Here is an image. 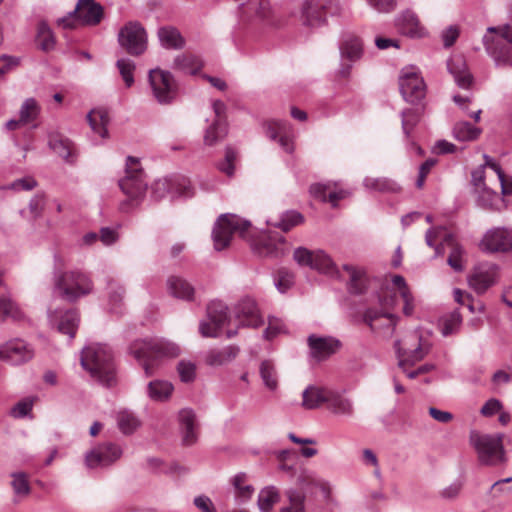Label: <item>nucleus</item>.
Listing matches in <instances>:
<instances>
[{"mask_svg": "<svg viewBox=\"0 0 512 512\" xmlns=\"http://www.w3.org/2000/svg\"><path fill=\"white\" fill-rule=\"evenodd\" d=\"M234 314L241 326L257 328L264 323L256 301L250 297L241 299L235 305Z\"/></svg>", "mask_w": 512, "mask_h": 512, "instance_id": "obj_21", "label": "nucleus"}, {"mask_svg": "<svg viewBox=\"0 0 512 512\" xmlns=\"http://www.w3.org/2000/svg\"><path fill=\"white\" fill-rule=\"evenodd\" d=\"M48 146L67 164H75L78 151L75 144L70 139L59 133H50L48 136Z\"/></svg>", "mask_w": 512, "mask_h": 512, "instance_id": "obj_24", "label": "nucleus"}, {"mask_svg": "<svg viewBox=\"0 0 512 512\" xmlns=\"http://www.w3.org/2000/svg\"><path fill=\"white\" fill-rule=\"evenodd\" d=\"M330 393L331 389L328 388L308 386L302 393V406L311 410L318 408L324 403L327 405Z\"/></svg>", "mask_w": 512, "mask_h": 512, "instance_id": "obj_31", "label": "nucleus"}, {"mask_svg": "<svg viewBox=\"0 0 512 512\" xmlns=\"http://www.w3.org/2000/svg\"><path fill=\"white\" fill-rule=\"evenodd\" d=\"M401 118L403 132L409 138L412 130L420 121V112L415 108L405 109L401 112Z\"/></svg>", "mask_w": 512, "mask_h": 512, "instance_id": "obj_55", "label": "nucleus"}, {"mask_svg": "<svg viewBox=\"0 0 512 512\" xmlns=\"http://www.w3.org/2000/svg\"><path fill=\"white\" fill-rule=\"evenodd\" d=\"M179 426L182 434V442L191 446L197 441L196 414L190 408H184L178 414Z\"/></svg>", "mask_w": 512, "mask_h": 512, "instance_id": "obj_29", "label": "nucleus"}, {"mask_svg": "<svg viewBox=\"0 0 512 512\" xmlns=\"http://www.w3.org/2000/svg\"><path fill=\"white\" fill-rule=\"evenodd\" d=\"M449 72L453 75L456 84L463 89H468L472 82L473 76L468 71L465 61L462 58L449 60L447 63Z\"/></svg>", "mask_w": 512, "mask_h": 512, "instance_id": "obj_34", "label": "nucleus"}, {"mask_svg": "<svg viewBox=\"0 0 512 512\" xmlns=\"http://www.w3.org/2000/svg\"><path fill=\"white\" fill-rule=\"evenodd\" d=\"M399 89L406 102L417 104L426 95V85L423 78L414 67H406L399 77Z\"/></svg>", "mask_w": 512, "mask_h": 512, "instance_id": "obj_12", "label": "nucleus"}, {"mask_svg": "<svg viewBox=\"0 0 512 512\" xmlns=\"http://www.w3.org/2000/svg\"><path fill=\"white\" fill-rule=\"evenodd\" d=\"M134 357L142 361V367L146 376L153 374L156 360L162 357L174 358L179 356L180 347L165 339L136 340L130 347Z\"/></svg>", "mask_w": 512, "mask_h": 512, "instance_id": "obj_3", "label": "nucleus"}, {"mask_svg": "<svg viewBox=\"0 0 512 512\" xmlns=\"http://www.w3.org/2000/svg\"><path fill=\"white\" fill-rule=\"evenodd\" d=\"M462 323V316L458 310L452 311L443 318L442 334L444 336L451 335L458 331Z\"/></svg>", "mask_w": 512, "mask_h": 512, "instance_id": "obj_56", "label": "nucleus"}, {"mask_svg": "<svg viewBox=\"0 0 512 512\" xmlns=\"http://www.w3.org/2000/svg\"><path fill=\"white\" fill-rule=\"evenodd\" d=\"M116 66L126 87L130 88L134 84L135 63L131 59L121 58L117 60Z\"/></svg>", "mask_w": 512, "mask_h": 512, "instance_id": "obj_53", "label": "nucleus"}, {"mask_svg": "<svg viewBox=\"0 0 512 512\" xmlns=\"http://www.w3.org/2000/svg\"><path fill=\"white\" fill-rule=\"evenodd\" d=\"M173 390V385L165 380H153L147 385L148 397L151 400L158 402H163L169 399Z\"/></svg>", "mask_w": 512, "mask_h": 512, "instance_id": "obj_41", "label": "nucleus"}, {"mask_svg": "<svg viewBox=\"0 0 512 512\" xmlns=\"http://www.w3.org/2000/svg\"><path fill=\"white\" fill-rule=\"evenodd\" d=\"M37 186V181L31 177H23L20 179H16L11 184H9L8 188L14 191H30Z\"/></svg>", "mask_w": 512, "mask_h": 512, "instance_id": "obj_64", "label": "nucleus"}, {"mask_svg": "<svg viewBox=\"0 0 512 512\" xmlns=\"http://www.w3.org/2000/svg\"><path fill=\"white\" fill-rule=\"evenodd\" d=\"M250 226V221L242 219L235 214H222L217 219L212 231L215 250L221 251L227 248L231 242L232 235L235 233L245 237Z\"/></svg>", "mask_w": 512, "mask_h": 512, "instance_id": "obj_6", "label": "nucleus"}, {"mask_svg": "<svg viewBox=\"0 0 512 512\" xmlns=\"http://www.w3.org/2000/svg\"><path fill=\"white\" fill-rule=\"evenodd\" d=\"M253 250L260 257H281L285 254V238L283 236L263 237L254 243Z\"/></svg>", "mask_w": 512, "mask_h": 512, "instance_id": "obj_28", "label": "nucleus"}, {"mask_svg": "<svg viewBox=\"0 0 512 512\" xmlns=\"http://www.w3.org/2000/svg\"><path fill=\"white\" fill-rule=\"evenodd\" d=\"M73 13L85 25H97L103 18V7L94 0H78Z\"/></svg>", "mask_w": 512, "mask_h": 512, "instance_id": "obj_26", "label": "nucleus"}, {"mask_svg": "<svg viewBox=\"0 0 512 512\" xmlns=\"http://www.w3.org/2000/svg\"><path fill=\"white\" fill-rule=\"evenodd\" d=\"M483 44L487 54L499 68L512 67V23L487 29Z\"/></svg>", "mask_w": 512, "mask_h": 512, "instance_id": "obj_4", "label": "nucleus"}, {"mask_svg": "<svg viewBox=\"0 0 512 512\" xmlns=\"http://www.w3.org/2000/svg\"><path fill=\"white\" fill-rule=\"evenodd\" d=\"M180 380L185 383L192 382L196 376V366L190 361L181 360L177 365Z\"/></svg>", "mask_w": 512, "mask_h": 512, "instance_id": "obj_60", "label": "nucleus"}, {"mask_svg": "<svg viewBox=\"0 0 512 512\" xmlns=\"http://www.w3.org/2000/svg\"><path fill=\"white\" fill-rule=\"evenodd\" d=\"M119 45L131 56H140L147 50V33L141 23L130 21L118 33Z\"/></svg>", "mask_w": 512, "mask_h": 512, "instance_id": "obj_11", "label": "nucleus"}, {"mask_svg": "<svg viewBox=\"0 0 512 512\" xmlns=\"http://www.w3.org/2000/svg\"><path fill=\"white\" fill-rule=\"evenodd\" d=\"M364 185L369 189L380 192H397L400 189L396 182L388 178L366 177L364 179Z\"/></svg>", "mask_w": 512, "mask_h": 512, "instance_id": "obj_50", "label": "nucleus"}, {"mask_svg": "<svg viewBox=\"0 0 512 512\" xmlns=\"http://www.w3.org/2000/svg\"><path fill=\"white\" fill-rule=\"evenodd\" d=\"M290 125L286 121L271 120L266 123V135L276 141L283 133L289 132Z\"/></svg>", "mask_w": 512, "mask_h": 512, "instance_id": "obj_57", "label": "nucleus"}, {"mask_svg": "<svg viewBox=\"0 0 512 512\" xmlns=\"http://www.w3.org/2000/svg\"><path fill=\"white\" fill-rule=\"evenodd\" d=\"M212 106L216 119L208 127L204 135V143L208 146L216 144L227 135V124L225 122L226 105L221 100H216Z\"/></svg>", "mask_w": 512, "mask_h": 512, "instance_id": "obj_22", "label": "nucleus"}, {"mask_svg": "<svg viewBox=\"0 0 512 512\" xmlns=\"http://www.w3.org/2000/svg\"><path fill=\"white\" fill-rule=\"evenodd\" d=\"M228 320V307L221 301H211L207 306V321L200 323L199 331L203 337H218Z\"/></svg>", "mask_w": 512, "mask_h": 512, "instance_id": "obj_14", "label": "nucleus"}, {"mask_svg": "<svg viewBox=\"0 0 512 512\" xmlns=\"http://www.w3.org/2000/svg\"><path fill=\"white\" fill-rule=\"evenodd\" d=\"M279 493L274 487H267L258 495V507L261 512H271L273 506L279 501Z\"/></svg>", "mask_w": 512, "mask_h": 512, "instance_id": "obj_46", "label": "nucleus"}, {"mask_svg": "<svg viewBox=\"0 0 512 512\" xmlns=\"http://www.w3.org/2000/svg\"><path fill=\"white\" fill-rule=\"evenodd\" d=\"M109 114L105 108L92 109L87 114V121L92 131L98 134L101 138L105 139L108 137V123Z\"/></svg>", "mask_w": 512, "mask_h": 512, "instance_id": "obj_35", "label": "nucleus"}, {"mask_svg": "<svg viewBox=\"0 0 512 512\" xmlns=\"http://www.w3.org/2000/svg\"><path fill=\"white\" fill-rule=\"evenodd\" d=\"M333 0H304L301 6V21L307 27H319L326 22V13Z\"/></svg>", "mask_w": 512, "mask_h": 512, "instance_id": "obj_18", "label": "nucleus"}, {"mask_svg": "<svg viewBox=\"0 0 512 512\" xmlns=\"http://www.w3.org/2000/svg\"><path fill=\"white\" fill-rule=\"evenodd\" d=\"M259 373L267 389L275 391L278 388V374L272 361H262L259 367Z\"/></svg>", "mask_w": 512, "mask_h": 512, "instance_id": "obj_44", "label": "nucleus"}, {"mask_svg": "<svg viewBox=\"0 0 512 512\" xmlns=\"http://www.w3.org/2000/svg\"><path fill=\"white\" fill-rule=\"evenodd\" d=\"M342 268L349 274V292L355 295L363 294L367 289L368 282L365 271L349 264H344Z\"/></svg>", "mask_w": 512, "mask_h": 512, "instance_id": "obj_33", "label": "nucleus"}, {"mask_svg": "<svg viewBox=\"0 0 512 512\" xmlns=\"http://www.w3.org/2000/svg\"><path fill=\"white\" fill-rule=\"evenodd\" d=\"M81 366L100 383L111 386L115 379L113 352L107 345L92 344L83 348Z\"/></svg>", "mask_w": 512, "mask_h": 512, "instance_id": "obj_2", "label": "nucleus"}, {"mask_svg": "<svg viewBox=\"0 0 512 512\" xmlns=\"http://www.w3.org/2000/svg\"><path fill=\"white\" fill-rule=\"evenodd\" d=\"M122 455L121 448L114 443L99 445L86 453L85 463L89 468L108 466Z\"/></svg>", "mask_w": 512, "mask_h": 512, "instance_id": "obj_19", "label": "nucleus"}, {"mask_svg": "<svg viewBox=\"0 0 512 512\" xmlns=\"http://www.w3.org/2000/svg\"><path fill=\"white\" fill-rule=\"evenodd\" d=\"M116 421L119 430L125 435L134 433L140 426V420L137 418V416L133 412L126 409L117 413Z\"/></svg>", "mask_w": 512, "mask_h": 512, "instance_id": "obj_42", "label": "nucleus"}, {"mask_svg": "<svg viewBox=\"0 0 512 512\" xmlns=\"http://www.w3.org/2000/svg\"><path fill=\"white\" fill-rule=\"evenodd\" d=\"M362 318L363 322L369 326L372 332L380 334L385 338L392 337L399 319L393 313L373 308L366 309Z\"/></svg>", "mask_w": 512, "mask_h": 512, "instance_id": "obj_15", "label": "nucleus"}, {"mask_svg": "<svg viewBox=\"0 0 512 512\" xmlns=\"http://www.w3.org/2000/svg\"><path fill=\"white\" fill-rule=\"evenodd\" d=\"M394 348L399 359L398 365L403 367L415 365L424 359L430 352L431 345L428 342H423L422 336L417 331H413L403 339L396 340Z\"/></svg>", "mask_w": 512, "mask_h": 512, "instance_id": "obj_8", "label": "nucleus"}, {"mask_svg": "<svg viewBox=\"0 0 512 512\" xmlns=\"http://www.w3.org/2000/svg\"><path fill=\"white\" fill-rule=\"evenodd\" d=\"M396 26L403 35L410 37L420 36L419 21L416 14L412 11L403 12L396 19Z\"/></svg>", "mask_w": 512, "mask_h": 512, "instance_id": "obj_39", "label": "nucleus"}, {"mask_svg": "<svg viewBox=\"0 0 512 512\" xmlns=\"http://www.w3.org/2000/svg\"><path fill=\"white\" fill-rule=\"evenodd\" d=\"M40 113V106L34 98L26 99L19 111V118L23 124L34 121Z\"/></svg>", "mask_w": 512, "mask_h": 512, "instance_id": "obj_51", "label": "nucleus"}, {"mask_svg": "<svg viewBox=\"0 0 512 512\" xmlns=\"http://www.w3.org/2000/svg\"><path fill=\"white\" fill-rule=\"evenodd\" d=\"M304 217L301 213L295 210H289L284 212L281 215V218L278 222L273 223L272 225L280 228L283 232L290 231L293 227L303 223Z\"/></svg>", "mask_w": 512, "mask_h": 512, "instance_id": "obj_49", "label": "nucleus"}, {"mask_svg": "<svg viewBox=\"0 0 512 512\" xmlns=\"http://www.w3.org/2000/svg\"><path fill=\"white\" fill-rule=\"evenodd\" d=\"M327 409L334 415L343 417H353L355 412L352 400L334 390H331L328 398Z\"/></svg>", "mask_w": 512, "mask_h": 512, "instance_id": "obj_30", "label": "nucleus"}, {"mask_svg": "<svg viewBox=\"0 0 512 512\" xmlns=\"http://www.w3.org/2000/svg\"><path fill=\"white\" fill-rule=\"evenodd\" d=\"M13 481L11 482L13 491L17 495L26 496L30 493V485L27 475L23 472L13 473Z\"/></svg>", "mask_w": 512, "mask_h": 512, "instance_id": "obj_58", "label": "nucleus"}, {"mask_svg": "<svg viewBox=\"0 0 512 512\" xmlns=\"http://www.w3.org/2000/svg\"><path fill=\"white\" fill-rule=\"evenodd\" d=\"M480 246L490 253L507 252L512 250V236L507 229L494 228L484 235Z\"/></svg>", "mask_w": 512, "mask_h": 512, "instance_id": "obj_23", "label": "nucleus"}, {"mask_svg": "<svg viewBox=\"0 0 512 512\" xmlns=\"http://www.w3.org/2000/svg\"><path fill=\"white\" fill-rule=\"evenodd\" d=\"M158 38L161 45L166 49H181L185 40L179 30L172 26L161 27L158 30Z\"/></svg>", "mask_w": 512, "mask_h": 512, "instance_id": "obj_36", "label": "nucleus"}, {"mask_svg": "<svg viewBox=\"0 0 512 512\" xmlns=\"http://www.w3.org/2000/svg\"><path fill=\"white\" fill-rule=\"evenodd\" d=\"M247 475L244 472L236 474L231 479V484L235 489V501L237 504H243L251 499L254 488L252 485L246 484Z\"/></svg>", "mask_w": 512, "mask_h": 512, "instance_id": "obj_40", "label": "nucleus"}, {"mask_svg": "<svg viewBox=\"0 0 512 512\" xmlns=\"http://www.w3.org/2000/svg\"><path fill=\"white\" fill-rule=\"evenodd\" d=\"M315 252H312L304 247H298L295 249L293 253L294 260L300 265V266H312V263L314 261Z\"/></svg>", "mask_w": 512, "mask_h": 512, "instance_id": "obj_62", "label": "nucleus"}, {"mask_svg": "<svg viewBox=\"0 0 512 512\" xmlns=\"http://www.w3.org/2000/svg\"><path fill=\"white\" fill-rule=\"evenodd\" d=\"M37 39L39 41L40 48L43 51H50L55 46L54 35L50 27L45 22H40L38 25Z\"/></svg>", "mask_w": 512, "mask_h": 512, "instance_id": "obj_54", "label": "nucleus"}, {"mask_svg": "<svg viewBox=\"0 0 512 512\" xmlns=\"http://www.w3.org/2000/svg\"><path fill=\"white\" fill-rule=\"evenodd\" d=\"M425 242L429 247L435 248L436 255L441 253L444 245L451 248L447 263L455 272H462L463 265V248L454 242L452 234L446 232L443 227H431L426 231Z\"/></svg>", "mask_w": 512, "mask_h": 512, "instance_id": "obj_7", "label": "nucleus"}, {"mask_svg": "<svg viewBox=\"0 0 512 512\" xmlns=\"http://www.w3.org/2000/svg\"><path fill=\"white\" fill-rule=\"evenodd\" d=\"M480 132V129L472 126L466 121L456 123L453 128V135L459 141L475 140L479 136Z\"/></svg>", "mask_w": 512, "mask_h": 512, "instance_id": "obj_47", "label": "nucleus"}, {"mask_svg": "<svg viewBox=\"0 0 512 512\" xmlns=\"http://www.w3.org/2000/svg\"><path fill=\"white\" fill-rule=\"evenodd\" d=\"M50 320L60 333L68 335L69 340L75 337L79 324V314L76 310L55 311L50 316Z\"/></svg>", "mask_w": 512, "mask_h": 512, "instance_id": "obj_25", "label": "nucleus"}, {"mask_svg": "<svg viewBox=\"0 0 512 512\" xmlns=\"http://www.w3.org/2000/svg\"><path fill=\"white\" fill-rule=\"evenodd\" d=\"M310 356L317 361H323L335 354L341 347L340 340L332 336H317L311 334L307 338Z\"/></svg>", "mask_w": 512, "mask_h": 512, "instance_id": "obj_20", "label": "nucleus"}, {"mask_svg": "<svg viewBox=\"0 0 512 512\" xmlns=\"http://www.w3.org/2000/svg\"><path fill=\"white\" fill-rule=\"evenodd\" d=\"M151 192L152 196L156 200L162 199L169 193L173 196L177 195L184 197H190L192 195L190 181L184 177L163 178L156 180L152 184Z\"/></svg>", "mask_w": 512, "mask_h": 512, "instance_id": "obj_16", "label": "nucleus"}, {"mask_svg": "<svg viewBox=\"0 0 512 512\" xmlns=\"http://www.w3.org/2000/svg\"><path fill=\"white\" fill-rule=\"evenodd\" d=\"M286 496L289 505L282 507L279 512H305V493L296 489H288Z\"/></svg>", "mask_w": 512, "mask_h": 512, "instance_id": "obj_45", "label": "nucleus"}, {"mask_svg": "<svg viewBox=\"0 0 512 512\" xmlns=\"http://www.w3.org/2000/svg\"><path fill=\"white\" fill-rule=\"evenodd\" d=\"M63 267V259L55 254L53 287L56 294L69 302H74L91 293L93 283L85 273L76 270L64 272Z\"/></svg>", "mask_w": 512, "mask_h": 512, "instance_id": "obj_1", "label": "nucleus"}, {"mask_svg": "<svg viewBox=\"0 0 512 512\" xmlns=\"http://www.w3.org/2000/svg\"><path fill=\"white\" fill-rule=\"evenodd\" d=\"M476 194H478V204L485 208L494 207L495 202L499 199V195L487 186L480 189V192H476Z\"/></svg>", "mask_w": 512, "mask_h": 512, "instance_id": "obj_61", "label": "nucleus"}, {"mask_svg": "<svg viewBox=\"0 0 512 512\" xmlns=\"http://www.w3.org/2000/svg\"><path fill=\"white\" fill-rule=\"evenodd\" d=\"M34 350L24 340L15 338L0 346V360L12 365H20L31 360Z\"/></svg>", "mask_w": 512, "mask_h": 512, "instance_id": "obj_17", "label": "nucleus"}, {"mask_svg": "<svg viewBox=\"0 0 512 512\" xmlns=\"http://www.w3.org/2000/svg\"><path fill=\"white\" fill-rule=\"evenodd\" d=\"M6 317L19 321L23 319L24 314L12 300L0 297V321Z\"/></svg>", "mask_w": 512, "mask_h": 512, "instance_id": "obj_52", "label": "nucleus"}, {"mask_svg": "<svg viewBox=\"0 0 512 512\" xmlns=\"http://www.w3.org/2000/svg\"><path fill=\"white\" fill-rule=\"evenodd\" d=\"M496 271L492 264H481L475 267L468 278V283L477 293L485 292L495 282Z\"/></svg>", "mask_w": 512, "mask_h": 512, "instance_id": "obj_27", "label": "nucleus"}, {"mask_svg": "<svg viewBox=\"0 0 512 512\" xmlns=\"http://www.w3.org/2000/svg\"><path fill=\"white\" fill-rule=\"evenodd\" d=\"M339 51L342 61L350 62V64L343 62L339 70L342 77H347L350 74L352 63L360 60L363 55V42L353 32L345 31L339 40Z\"/></svg>", "mask_w": 512, "mask_h": 512, "instance_id": "obj_13", "label": "nucleus"}, {"mask_svg": "<svg viewBox=\"0 0 512 512\" xmlns=\"http://www.w3.org/2000/svg\"><path fill=\"white\" fill-rule=\"evenodd\" d=\"M294 284V274L286 268H280L277 271L275 285L277 289L284 293Z\"/></svg>", "mask_w": 512, "mask_h": 512, "instance_id": "obj_59", "label": "nucleus"}, {"mask_svg": "<svg viewBox=\"0 0 512 512\" xmlns=\"http://www.w3.org/2000/svg\"><path fill=\"white\" fill-rule=\"evenodd\" d=\"M170 294L176 298L190 301L193 299L194 288L185 279L179 276H171L167 280Z\"/></svg>", "mask_w": 512, "mask_h": 512, "instance_id": "obj_37", "label": "nucleus"}, {"mask_svg": "<svg viewBox=\"0 0 512 512\" xmlns=\"http://www.w3.org/2000/svg\"><path fill=\"white\" fill-rule=\"evenodd\" d=\"M173 68L185 73L194 74L200 68V64L196 56L180 54L175 57Z\"/></svg>", "mask_w": 512, "mask_h": 512, "instance_id": "obj_48", "label": "nucleus"}, {"mask_svg": "<svg viewBox=\"0 0 512 512\" xmlns=\"http://www.w3.org/2000/svg\"><path fill=\"white\" fill-rule=\"evenodd\" d=\"M239 353V348L235 345H229L221 349H210L205 354V362L209 366H221L230 363Z\"/></svg>", "mask_w": 512, "mask_h": 512, "instance_id": "obj_32", "label": "nucleus"}, {"mask_svg": "<svg viewBox=\"0 0 512 512\" xmlns=\"http://www.w3.org/2000/svg\"><path fill=\"white\" fill-rule=\"evenodd\" d=\"M311 268L330 276L339 275V271L333 260L322 250L315 251L314 261Z\"/></svg>", "mask_w": 512, "mask_h": 512, "instance_id": "obj_43", "label": "nucleus"}, {"mask_svg": "<svg viewBox=\"0 0 512 512\" xmlns=\"http://www.w3.org/2000/svg\"><path fill=\"white\" fill-rule=\"evenodd\" d=\"M125 292L124 286L117 280L112 278L107 280V298L111 312L118 313L121 311Z\"/></svg>", "mask_w": 512, "mask_h": 512, "instance_id": "obj_38", "label": "nucleus"}, {"mask_svg": "<svg viewBox=\"0 0 512 512\" xmlns=\"http://www.w3.org/2000/svg\"><path fill=\"white\" fill-rule=\"evenodd\" d=\"M470 442L478 454L479 461L484 465L495 466L506 461L503 446V434H480L472 432Z\"/></svg>", "mask_w": 512, "mask_h": 512, "instance_id": "obj_5", "label": "nucleus"}, {"mask_svg": "<svg viewBox=\"0 0 512 512\" xmlns=\"http://www.w3.org/2000/svg\"><path fill=\"white\" fill-rule=\"evenodd\" d=\"M283 332H285V325L283 324V322L276 317H270L268 321V326L264 331V337L268 340H271L278 334Z\"/></svg>", "mask_w": 512, "mask_h": 512, "instance_id": "obj_63", "label": "nucleus"}, {"mask_svg": "<svg viewBox=\"0 0 512 512\" xmlns=\"http://www.w3.org/2000/svg\"><path fill=\"white\" fill-rule=\"evenodd\" d=\"M148 81L152 94L161 105L171 104L177 96V84L169 71L160 68L151 69Z\"/></svg>", "mask_w": 512, "mask_h": 512, "instance_id": "obj_10", "label": "nucleus"}, {"mask_svg": "<svg viewBox=\"0 0 512 512\" xmlns=\"http://www.w3.org/2000/svg\"><path fill=\"white\" fill-rule=\"evenodd\" d=\"M125 172L126 175L119 180L121 190L131 200L142 199L147 190V183L144 180V171L140 167L139 160L128 156Z\"/></svg>", "mask_w": 512, "mask_h": 512, "instance_id": "obj_9", "label": "nucleus"}]
</instances>
